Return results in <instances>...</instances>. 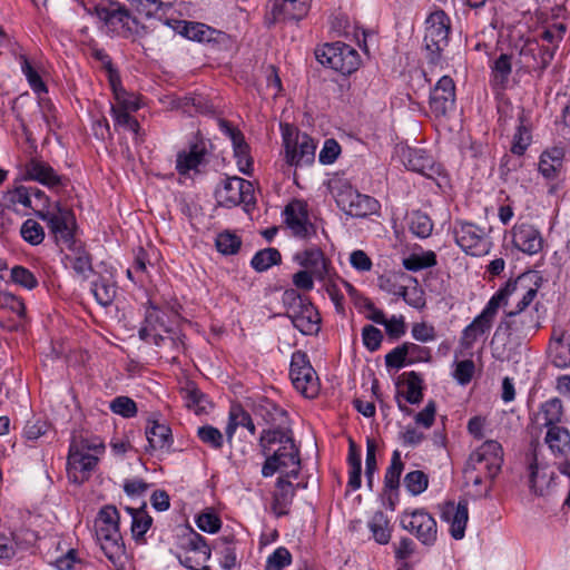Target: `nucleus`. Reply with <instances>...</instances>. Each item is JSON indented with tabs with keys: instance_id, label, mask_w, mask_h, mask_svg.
<instances>
[{
	"instance_id": "nucleus-1",
	"label": "nucleus",
	"mask_w": 570,
	"mask_h": 570,
	"mask_svg": "<svg viewBox=\"0 0 570 570\" xmlns=\"http://www.w3.org/2000/svg\"><path fill=\"white\" fill-rule=\"evenodd\" d=\"M104 452L105 444L98 436L73 439L67 460L69 480L76 484L87 481Z\"/></svg>"
},
{
	"instance_id": "nucleus-2",
	"label": "nucleus",
	"mask_w": 570,
	"mask_h": 570,
	"mask_svg": "<svg viewBox=\"0 0 570 570\" xmlns=\"http://www.w3.org/2000/svg\"><path fill=\"white\" fill-rule=\"evenodd\" d=\"M96 538L116 570H125V546L119 532V513L112 505L104 507L95 521Z\"/></svg>"
},
{
	"instance_id": "nucleus-3",
	"label": "nucleus",
	"mask_w": 570,
	"mask_h": 570,
	"mask_svg": "<svg viewBox=\"0 0 570 570\" xmlns=\"http://www.w3.org/2000/svg\"><path fill=\"white\" fill-rule=\"evenodd\" d=\"M259 445L264 455L273 454L284 469L286 475L296 478L299 470L298 450L288 431L282 429L264 430L259 438Z\"/></svg>"
},
{
	"instance_id": "nucleus-4",
	"label": "nucleus",
	"mask_w": 570,
	"mask_h": 570,
	"mask_svg": "<svg viewBox=\"0 0 570 570\" xmlns=\"http://www.w3.org/2000/svg\"><path fill=\"white\" fill-rule=\"evenodd\" d=\"M95 13L117 36L131 38L142 37L147 33L146 27L140 24L131 11L118 1L97 6Z\"/></svg>"
},
{
	"instance_id": "nucleus-5",
	"label": "nucleus",
	"mask_w": 570,
	"mask_h": 570,
	"mask_svg": "<svg viewBox=\"0 0 570 570\" xmlns=\"http://www.w3.org/2000/svg\"><path fill=\"white\" fill-rule=\"evenodd\" d=\"M337 206L353 217H365L376 213L379 203L371 196L363 195L344 179H334L330 184Z\"/></svg>"
},
{
	"instance_id": "nucleus-6",
	"label": "nucleus",
	"mask_w": 570,
	"mask_h": 570,
	"mask_svg": "<svg viewBox=\"0 0 570 570\" xmlns=\"http://www.w3.org/2000/svg\"><path fill=\"white\" fill-rule=\"evenodd\" d=\"M37 216L47 223L57 244L71 248L75 245L73 232L76 220L73 213L62 207L59 202L37 212Z\"/></svg>"
},
{
	"instance_id": "nucleus-7",
	"label": "nucleus",
	"mask_w": 570,
	"mask_h": 570,
	"mask_svg": "<svg viewBox=\"0 0 570 570\" xmlns=\"http://www.w3.org/2000/svg\"><path fill=\"white\" fill-rule=\"evenodd\" d=\"M315 57L323 66L343 75L352 73L360 65L357 51L342 42L327 43L322 48H317Z\"/></svg>"
},
{
	"instance_id": "nucleus-8",
	"label": "nucleus",
	"mask_w": 570,
	"mask_h": 570,
	"mask_svg": "<svg viewBox=\"0 0 570 570\" xmlns=\"http://www.w3.org/2000/svg\"><path fill=\"white\" fill-rule=\"evenodd\" d=\"M285 160L289 166H308L315 160L316 145L306 134L293 130L288 126L283 130Z\"/></svg>"
},
{
	"instance_id": "nucleus-9",
	"label": "nucleus",
	"mask_w": 570,
	"mask_h": 570,
	"mask_svg": "<svg viewBox=\"0 0 570 570\" xmlns=\"http://www.w3.org/2000/svg\"><path fill=\"white\" fill-rule=\"evenodd\" d=\"M289 376L294 387L305 397L313 399L318 394V377L304 352L293 353Z\"/></svg>"
},
{
	"instance_id": "nucleus-10",
	"label": "nucleus",
	"mask_w": 570,
	"mask_h": 570,
	"mask_svg": "<svg viewBox=\"0 0 570 570\" xmlns=\"http://www.w3.org/2000/svg\"><path fill=\"white\" fill-rule=\"evenodd\" d=\"M450 33V19L442 10L432 12L426 19L424 48L435 62L442 50L448 46Z\"/></svg>"
},
{
	"instance_id": "nucleus-11",
	"label": "nucleus",
	"mask_w": 570,
	"mask_h": 570,
	"mask_svg": "<svg viewBox=\"0 0 570 570\" xmlns=\"http://www.w3.org/2000/svg\"><path fill=\"white\" fill-rule=\"evenodd\" d=\"M503 463V450L498 441L489 440L473 451L466 464L473 470L483 472L485 478L493 480L500 472Z\"/></svg>"
},
{
	"instance_id": "nucleus-12",
	"label": "nucleus",
	"mask_w": 570,
	"mask_h": 570,
	"mask_svg": "<svg viewBox=\"0 0 570 570\" xmlns=\"http://www.w3.org/2000/svg\"><path fill=\"white\" fill-rule=\"evenodd\" d=\"M454 237L456 244L469 255L482 256L490 250V240L487 233L479 226L458 222L454 226Z\"/></svg>"
},
{
	"instance_id": "nucleus-13",
	"label": "nucleus",
	"mask_w": 570,
	"mask_h": 570,
	"mask_svg": "<svg viewBox=\"0 0 570 570\" xmlns=\"http://www.w3.org/2000/svg\"><path fill=\"white\" fill-rule=\"evenodd\" d=\"M217 203L224 207H235L253 202V185L239 177H227L215 190Z\"/></svg>"
},
{
	"instance_id": "nucleus-14",
	"label": "nucleus",
	"mask_w": 570,
	"mask_h": 570,
	"mask_svg": "<svg viewBox=\"0 0 570 570\" xmlns=\"http://www.w3.org/2000/svg\"><path fill=\"white\" fill-rule=\"evenodd\" d=\"M401 525L425 546H432L436 541V521L423 509L404 512L401 515Z\"/></svg>"
},
{
	"instance_id": "nucleus-15",
	"label": "nucleus",
	"mask_w": 570,
	"mask_h": 570,
	"mask_svg": "<svg viewBox=\"0 0 570 570\" xmlns=\"http://www.w3.org/2000/svg\"><path fill=\"white\" fill-rule=\"evenodd\" d=\"M538 311L507 313L500 322L499 330H504L510 336L525 338L533 335L540 327Z\"/></svg>"
},
{
	"instance_id": "nucleus-16",
	"label": "nucleus",
	"mask_w": 570,
	"mask_h": 570,
	"mask_svg": "<svg viewBox=\"0 0 570 570\" xmlns=\"http://www.w3.org/2000/svg\"><path fill=\"white\" fill-rule=\"evenodd\" d=\"M455 106V85L451 77L443 76L430 94V108L436 116H445Z\"/></svg>"
},
{
	"instance_id": "nucleus-17",
	"label": "nucleus",
	"mask_w": 570,
	"mask_h": 570,
	"mask_svg": "<svg viewBox=\"0 0 570 570\" xmlns=\"http://www.w3.org/2000/svg\"><path fill=\"white\" fill-rule=\"evenodd\" d=\"M309 9V0H273L266 20L271 23L283 20H301Z\"/></svg>"
},
{
	"instance_id": "nucleus-18",
	"label": "nucleus",
	"mask_w": 570,
	"mask_h": 570,
	"mask_svg": "<svg viewBox=\"0 0 570 570\" xmlns=\"http://www.w3.org/2000/svg\"><path fill=\"white\" fill-rule=\"evenodd\" d=\"M222 131L229 137L233 144L234 155L237 159L239 171L250 175L253 169V159L249 155V146L245 141L244 135L225 120L219 121Z\"/></svg>"
},
{
	"instance_id": "nucleus-19",
	"label": "nucleus",
	"mask_w": 570,
	"mask_h": 570,
	"mask_svg": "<svg viewBox=\"0 0 570 570\" xmlns=\"http://www.w3.org/2000/svg\"><path fill=\"white\" fill-rule=\"evenodd\" d=\"M563 419V404L561 400L553 397L539 406L532 416V422L537 430L542 431L543 429L562 425Z\"/></svg>"
},
{
	"instance_id": "nucleus-20",
	"label": "nucleus",
	"mask_w": 570,
	"mask_h": 570,
	"mask_svg": "<svg viewBox=\"0 0 570 570\" xmlns=\"http://www.w3.org/2000/svg\"><path fill=\"white\" fill-rule=\"evenodd\" d=\"M164 313L155 305H150L146 311L145 322L139 331L141 340H147L149 336H154L155 344L159 345L160 342L169 341L177 350L180 348L183 342L175 340L174 337H163L155 333L158 328H165Z\"/></svg>"
},
{
	"instance_id": "nucleus-21",
	"label": "nucleus",
	"mask_w": 570,
	"mask_h": 570,
	"mask_svg": "<svg viewBox=\"0 0 570 570\" xmlns=\"http://www.w3.org/2000/svg\"><path fill=\"white\" fill-rule=\"evenodd\" d=\"M294 259L317 279H325L330 274V264L320 248L312 247L296 253Z\"/></svg>"
},
{
	"instance_id": "nucleus-22",
	"label": "nucleus",
	"mask_w": 570,
	"mask_h": 570,
	"mask_svg": "<svg viewBox=\"0 0 570 570\" xmlns=\"http://www.w3.org/2000/svg\"><path fill=\"white\" fill-rule=\"evenodd\" d=\"M513 245L525 254L534 255L542 249L543 239L535 227L521 224L513 229Z\"/></svg>"
},
{
	"instance_id": "nucleus-23",
	"label": "nucleus",
	"mask_w": 570,
	"mask_h": 570,
	"mask_svg": "<svg viewBox=\"0 0 570 570\" xmlns=\"http://www.w3.org/2000/svg\"><path fill=\"white\" fill-rule=\"evenodd\" d=\"M26 175L28 179L38 181L49 188L63 185V177L46 161L32 158L26 165Z\"/></svg>"
},
{
	"instance_id": "nucleus-24",
	"label": "nucleus",
	"mask_w": 570,
	"mask_h": 570,
	"mask_svg": "<svg viewBox=\"0 0 570 570\" xmlns=\"http://www.w3.org/2000/svg\"><path fill=\"white\" fill-rule=\"evenodd\" d=\"M530 488L538 495H548L556 484L554 472L547 464L538 462L534 456L530 463Z\"/></svg>"
},
{
	"instance_id": "nucleus-25",
	"label": "nucleus",
	"mask_w": 570,
	"mask_h": 570,
	"mask_svg": "<svg viewBox=\"0 0 570 570\" xmlns=\"http://www.w3.org/2000/svg\"><path fill=\"white\" fill-rule=\"evenodd\" d=\"M443 519L450 523V533L455 540H461L465 534V527L469 520L466 501H459L458 504L450 502L445 505Z\"/></svg>"
},
{
	"instance_id": "nucleus-26",
	"label": "nucleus",
	"mask_w": 570,
	"mask_h": 570,
	"mask_svg": "<svg viewBox=\"0 0 570 570\" xmlns=\"http://www.w3.org/2000/svg\"><path fill=\"white\" fill-rule=\"evenodd\" d=\"M543 443L554 458H566L570 453V431L563 425L546 429Z\"/></svg>"
},
{
	"instance_id": "nucleus-27",
	"label": "nucleus",
	"mask_w": 570,
	"mask_h": 570,
	"mask_svg": "<svg viewBox=\"0 0 570 570\" xmlns=\"http://www.w3.org/2000/svg\"><path fill=\"white\" fill-rule=\"evenodd\" d=\"M289 318L293 325L305 335H313L320 331L321 317L309 301L292 314Z\"/></svg>"
},
{
	"instance_id": "nucleus-28",
	"label": "nucleus",
	"mask_w": 570,
	"mask_h": 570,
	"mask_svg": "<svg viewBox=\"0 0 570 570\" xmlns=\"http://www.w3.org/2000/svg\"><path fill=\"white\" fill-rule=\"evenodd\" d=\"M402 157L407 169L420 173L423 176L432 177L439 171L432 157L422 149H404Z\"/></svg>"
},
{
	"instance_id": "nucleus-29",
	"label": "nucleus",
	"mask_w": 570,
	"mask_h": 570,
	"mask_svg": "<svg viewBox=\"0 0 570 570\" xmlns=\"http://www.w3.org/2000/svg\"><path fill=\"white\" fill-rule=\"evenodd\" d=\"M564 151L554 147L542 153L539 171L547 180H557L563 171Z\"/></svg>"
},
{
	"instance_id": "nucleus-30",
	"label": "nucleus",
	"mask_w": 570,
	"mask_h": 570,
	"mask_svg": "<svg viewBox=\"0 0 570 570\" xmlns=\"http://www.w3.org/2000/svg\"><path fill=\"white\" fill-rule=\"evenodd\" d=\"M285 222L292 233L301 238H306L311 235L313 226L307 223V216L303 207L298 204H291L286 206Z\"/></svg>"
},
{
	"instance_id": "nucleus-31",
	"label": "nucleus",
	"mask_w": 570,
	"mask_h": 570,
	"mask_svg": "<svg viewBox=\"0 0 570 570\" xmlns=\"http://www.w3.org/2000/svg\"><path fill=\"white\" fill-rule=\"evenodd\" d=\"M205 155V142H196L189 147L188 151L184 150L177 155L176 169L181 175H185L190 170H197L198 166L203 164Z\"/></svg>"
},
{
	"instance_id": "nucleus-32",
	"label": "nucleus",
	"mask_w": 570,
	"mask_h": 570,
	"mask_svg": "<svg viewBox=\"0 0 570 570\" xmlns=\"http://www.w3.org/2000/svg\"><path fill=\"white\" fill-rule=\"evenodd\" d=\"M520 288L519 283L517 282H508L507 285L497 292L491 299L488 302L487 306L482 311L480 315L482 318H488L493 323L494 316L501 306H507L510 304V297L513 293H515Z\"/></svg>"
},
{
	"instance_id": "nucleus-33",
	"label": "nucleus",
	"mask_w": 570,
	"mask_h": 570,
	"mask_svg": "<svg viewBox=\"0 0 570 570\" xmlns=\"http://www.w3.org/2000/svg\"><path fill=\"white\" fill-rule=\"evenodd\" d=\"M238 426H243L248 430V432L254 435L256 432L255 424L249 415L242 405L233 404L229 409L228 413V424L226 426L225 433L227 440L230 441L235 434V431Z\"/></svg>"
},
{
	"instance_id": "nucleus-34",
	"label": "nucleus",
	"mask_w": 570,
	"mask_h": 570,
	"mask_svg": "<svg viewBox=\"0 0 570 570\" xmlns=\"http://www.w3.org/2000/svg\"><path fill=\"white\" fill-rule=\"evenodd\" d=\"M294 497V487L289 481L279 478L276 483V491L273 495L272 509L277 517L287 514L288 507Z\"/></svg>"
},
{
	"instance_id": "nucleus-35",
	"label": "nucleus",
	"mask_w": 570,
	"mask_h": 570,
	"mask_svg": "<svg viewBox=\"0 0 570 570\" xmlns=\"http://www.w3.org/2000/svg\"><path fill=\"white\" fill-rule=\"evenodd\" d=\"M146 436L150 449L168 450L171 444V431L168 425L153 421L151 426L146 430Z\"/></svg>"
},
{
	"instance_id": "nucleus-36",
	"label": "nucleus",
	"mask_w": 570,
	"mask_h": 570,
	"mask_svg": "<svg viewBox=\"0 0 570 570\" xmlns=\"http://www.w3.org/2000/svg\"><path fill=\"white\" fill-rule=\"evenodd\" d=\"M71 254L66 255V261H68L75 271V273L82 277L88 278L92 273L91 258L89 254L81 249L76 243L69 248Z\"/></svg>"
},
{
	"instance_id": "nucleus-37",
	"label": "nucleus",
	"mask_w": 570,
	"mask_h": 570,
	"mask_svg": "<svg viewBox=\"0 0 570 570\" xmlns=\"http://www.w3.org/2000/svg\"><path fill=\"white\" fill-rule=\"evenodd\" d=\"M519 283L520 288L515 293L512 294L510 298L515 301V306L508 313H522L529 311H538L537 306L530 308L533 299L537 297L538 291L534 287H525L523 286L522 279L515 281Z\"/></svg>"
},
{
	"instance_id": "nucleus-38",
	"label": "nucleus",
	"mask_w": 570,
	"mask_h": 570,
	"mask_svg": "<svg viewBox=\"0 0 570 570\" xmlns=\"http://www.w3.org/2000/svg\"><path fill=\"white\" fill-rule=\"evenodd\" d=\"M511 56L500 55L491 66V82L494 87H504L511 75Z\"/></svg>"
},
{
	"instance_id": "nucleus-39",
	"label": "nucleus",
	"mask_w": 570,
	"mask_h": 570,
	"mask_svg": "<svg viewBox=\"0 0 570 570\" xmlns=\"http://www.w3.org/2000/svg\"><path fill=\"white\" fill-rule=\"evenodd\" d=\"M492 326V322L488 318H482V315H479L474 318V321L468 325L461 338L462 345L466 348L471 347L473 343L484 335Z\"/></svg>"
},
{
	"instance_id": "nucleus-40",
	"label": "nucleus",
	"mask_w": 570,
	"mask_h": 570,
	"mask_svg": "<svg viewBox=\"0 0 570 570\" xmlns=\"http://www.w3.org/2000/svg\"><path fill=\"white\" fill-rule=\"evenodd\" d=\"M91 292L101 306H109L116 298L117 288L114 283L106 278H99L91 285Z\"/></svg>"
},
{
	"instance_id": "nucleus-41",
	"label": "nucleus",
	"mask_w": 570,
	"mask_h": 570,
	"mask_svg": "<svg viewBox=\"0 0 570 570\" xmlns=\"http://www.w3.org/2000/svg\"><path fill=\"white\" fill-rule=\"evenodd\" d=\"M282 256L276 248H265L257 252L252 258V267L257 272H265L274 265L281 263Z\"/></svg>"
},
{
	"instance_id": "nucleus-42",
	"label": "nucleus",
	"mask_w": 570,
	"mask_h": 570,
	"mask_svg": "<svg viewBox=\"0 0 570 570\" xmlns=\"http://www.w3.org/2000/svg\"><path fill=\"white\" fill-rule=\"evenodd\" d=\"M406 376L404 390L401 394L411 404H419L423 399L422 379L415 372L404 374Z\"/></svg>"
},
{
	"instance_id": "nucleus-43",
	"label": "nucleus",
	"mask_w": 570,
	"mask_h": 570,
	"mask_svg": "<svg viewBox=\"0 0 570 570\" xmlns=\"http://www.w3.org/2000/svg\"><path fill=\"white\" fill-rule=\"evenodd\" d=\"M409 228L415 236L426 238L432 233L433 224L426 214L414 210L409 215Z\"/></svg>"
},
{
	"instance_id": "nucleus-44",
	"label": "nucleus",
	"mask_w": 570,
	"mask_h": 570,
	"mask_svg": "<svg viewBox=\"0 0 570 570\" xmlns=\"http://www.w3.org/2000/svg\"><path fill=\"white\" fill-rule=\"evenodd\" d=\"M216 30L199 22H187L184 27V36L198 42L215 40Z\"/></svg>"
},
{
	"instance_id": "nucleus-45",
	"label": "nucleus",
	"mask_w": 570,
	"mask_h": 570,
	"mask_svg": "<svg viewBox=\"0 0 570 570\" xmlns=\"http://www.w3.org/2000/svg\"><path fill=\"white\" fill-rule=\"evenodd\" d=\"M256 413L271 425H281L286 419V412L283 409L267 401L258 404Z\"/></svg>"
},
{
	"instance_id": "nucleus-46",
	"label": "nucleus",
	"mask_w": 570,
	"mask_h": 570,
	"mask_svg": "<svg viewBox=\"0 0 570 570\" xmlns=\"http://www.w3.org/2000/svg\"><path fill=\"white\" fill-rule=\"evenodd\" d=\"M139 13L151 17L159 11L170 8L175 0H127Z\"/></svg>"
},
{
	"instance_id": "nucleus-47",
	"label": "nucleus",
	"mask_w": 570,
	"mask_h": 570,
	"mask_svg": "<svg viewBox=\"0 0 570 570\" xmlns=\"http://www.w3.org/2000/svg\"><path fill=\"white\" fill-rule=\"evenodd\" d=\"M387 524L389 522L382 512L375 513L368 523L373 538L380 544H386L391 539Z\"/></svg>"
},
{
	"instance_id": "nucleus-48",
	"label": "nucleus",
	"mask_w": 570,
	"mask_h": 570,
	"mask_svg": "<svg viewBox=\"0 0 570 570\" xmlns=\"http://www.w3.org/2000/svg\"><path fill=\"white\" fill-rule=\"evenodd\" d=\"M402 471L403 462L401 460V453L396 450L392 454L391 464L384 476V483L387 489L394 490L399 488Z\"/></svg>"
},
{
	"instance_id": "nucleus-49",
	"label": "nucleus",
	"mask_w": 570,
	"mask_h": 570,
	"mask_svg": "<svg viewBox=\"0 0 570 570\" xmlns=\"http://www.w3.org/2000/svg\"><path fill=\"white\" fill-rule=\"evenodd\" d=\"M21 237L32 246L39 245L45 239L43 227L35 219H27L20 228Z\"/></svg>"
},
{
	"instance_id": "nucleus-50",
	"label": "nucleus",
	"mask_w": 570,
	"mask_h": 570,
	"mask_svg": "<svg viewBox=\"0 0 570 570\" xmlns=\"http://www.w3.org/2000/svg\"><path fill=\"white\" fill-rule=\"evenodd\" d=\"M411 350H420V346L414 343H404L395 347L385 356V363L390 367L401 368L405 364V358L410 355Z\"/></svg>"
},
{
	"instance_id": "nucleus-51",
	"label": "nucleus",
	"mask_w": 570,
	"mask_h": 570,
	"mask_svg": "<svg viewBox=\"0 0 570 570\" xmlns=\"http://www.w3.org/2000/svg\"><path fill=\"white\" fill-rule=\"evenodd\" d=\"M404 485L413 495H419L428 489L429 478L420 470L409 472L404 478Z\"/></svg>"
},
{
	"instance_id": "nucleus-52",
	"label": "nucleus",
	"mask_w": 570,
	"mask_h": 570,
	"mask_svg": "<svg viewBox=\"0 0 570 570\" xmlns=\"http://www.w3.org/2000/svg\"><path fill=\"white\" fill-rule=\"evenodd\" d=\"M0 308L12 313L19 320H24L26 317L24 303L11 293H0Z\"/></svg>"
},
{
	"instance_id": "nucleus-53",
	"label": "nucleus",
	"mask_w": 570,
	"mask_h": 570,
	"mask_svg": "<svg viewBox=\"0 0 570 570\" xmlns=\"http://www.w3.org/2000/svg\"><path fill=\"white\" fill-rule=\"evenodd\" d=\"M348 463H350V475H348V487L352 490H357L361 487V456L356 453L354 449V443L351 442L350 454H348Z\"/></svg>"
},
{
	"instance_id": "nucleus-54",
	"label": "nucleus",
	"mask_w": 570,
	"mask_h": 570,
	"mask_svg": "<svg viewBox=\"0 0 570 570\" xmlns=\"http://www.w3.org/2000/svg\"><path fill=\"white\" fill-rule=\"evenodd\" d=\"M436 263L435 254L429 252L424 255H411L403 259V266L407 271L417 272L428 267L434 266Z\"/></svg>"
},
{
	"instance_id": "nucleus-55",
	"label": "nucleus",
	"mask_w": 570,
	"mask_h": 570,
	"mask_svg": "<svg viewBox=\"0 0 570 570\" xmlns=\"http://www.w3.org/2000/svg\"><path fill=\"white\" fill-rule=\"evenodd\" d=\"M197 435L203 443L212 446L215 450L223 446L224 436L222 432L212 425H204L198 428Z\"/></svg>"
},
{
	"instance_id": "nucleus-56",
	"label": "nucleus",
	"mask_w": 570,
	"mask_h": 570,
	"mask_svg": "<svg viewBox=\"0 0 570 570\" xmlns=\"http://www.w3.org/2000/svg\"><path fill=\"white\" fill-rule=\"evenodd\" d=\"M240 244V239L228 232L219 234L216 238V247L218 252L225 255H233L237 253Z\"/></svg>"
},
{
	"instance_id": "nucleus-57",
	"label": "nucleus",
	"mask_w": 570,
	"mask_h": 570,
	"mask_svg": "<svg viewBox=\"0 0 570 570\" xmlns=\"http://www.w3.org/2000/svg\"><path fill=\"white\" fill-rule=\"evenodd\" d=\"M292 562V556L286 548H277L266 561V570H283Z\"/></svg>"
},
{
	"instance_id": "nucleus-58",
	"label": "nucleus",
	"mask_w": 570,
	"mask_h": 570,
	"mask_svg": "<svg viewBox=\"0 0 570 570\" xmlns=\"http://www.w3.org/2000/svg\"><path fill=\"white\" fill-rule=\"evenodd\" d=\"M110 86L115 94V98L119 105L118 108L127 109V110H131V111H135L139 108V104H138L137 99L132 96H129L121 87L119 77L117 78V83L110 85Z\"/></svg>"
},
{
	"instance_id": "nucleus-59",
	"label": "nucleus",
	"mask_w": 570,
	"mask_h": 570,
	"mask_svg": "<svg viewBox=\"0 0 570 570\" xmlns=\"http://www.w3.org/2000/svg\"><path fill=\"white\" fill-rule=\"evenodd\" d=\"M377 470L376 464V444L373 440L366 443L365 476L370 489L373 487L374 474Z\"/></svg>"
},
{
	"instance_id": "nucleus-60",
	"label": "nucleus",
	"mask_w": 570,
	"mask_h": 570,
	"mask_svg": "<svg viewBox=\"0 0 570 570\" xmlns=\"http://www.w3.org/2000/svg\"><path fill=\"white\" fill-rule=\"evenodd\" d=\"M110 409L124 417H132L137 413L136 403L128 396H117L111 401Z\"/></svg>"
},
{
	"instance_id": "nucleus-61",
	"label": "nucleus",
	"mask_w": 570,
	"mask_h": 570,
	"mask_svg": "<svg viewBox=\"0 0 570 570\" xmlns=\"http://www.w3.org/2000/svg\"><path fill=\"white\" fill-rule=\"evenodd\" d=\"M11 278L16 284L27 289H33L38 285L36 276L23 266H14L11 269Z\"/></svg>"
},
{
	"instance_id": "nucleus-62",
	"label": "nucleus",
	"mask_w": 570,
	"mask_h": 570,
	"mask_svg": "<svg viewBox=\"0 0 570 570\" xmlns=\"http://www.w3.org/2000/svg\"><path fill=\"white\" fill-rule=\"evenodd\" d=\"M184 399L186 406L194 410L195 413H199L205 410L204 403L206 402L205 395L196 387L188 386L184 390Z\"/></svg>"
},
{
	"instance_id": "nucleus-63",
	"label": "nucleus",
	"mask_w": 570,
	"mask_h": 570,
	"mask_svg": "<svg viewBox=\"0 0 570 570\" xmlns=\"http://www.w3.org/2000/svg\"><path fill=\"white\" fill-rule=\"evenodd\" d=\"M197 527L208 533H216L220 529V519L212 511L203 512L196 519Z\"/></svg>"
},
{
	"instance_id": "nucleus-64",
	"label": "nucleus",
	"mask_w": 570,
	"mask_h": 570,
	"mask_svg": "<svg viewBox=\"0 0 570 570\" xmlns=\"http://www.w3.org/2000/svg\"><path fill=\"white\" fill-rule=\"evenodd\" d=\"M283 303L286 307L287 316L289 317L292 314H294L298 308H302V306L308 302L306 298H303L296 289H286L283 293Z\"/></svg>"
}]
</instances>
